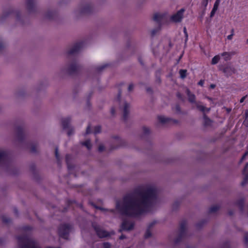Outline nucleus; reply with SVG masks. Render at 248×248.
Masks as SVG:
<instances>
[{"label": "nucleus", "mask_w": 248, "mask_h": 248, "mask_svg": "<svg viewBox=\"0 0 248 248\" xmlns=\"http://www.w3.org/2000/svg\"><path fill=\"white\" fill-rule=\"evenodd\" d=\"M156 189L154 186L139 187L125 196L122 201L117 202L116 209L121 214L137 217L149 211L156 199Z\"/></svg>", "instance_id": "obj_1"}, {"label": "nucleus", "mask_w": 248, "mask_h": 248, "mask_svg": "<svg viewBox=\"0 0 248 248\" xmlns=\"http://www.w3.org/2000/svg\"><path fill=\"white\" fill-rule=\"evenodd\" d=\"M185 11V9L182 8L179 10L176 13L172 15L170 17V20L174 22H181L184 17V13Z\"/></svg>", "instance_id": "obj_2"}, {"label": "nucleus", "mask_w": 248, "mask_h": 248, "mask_svg": "<svg viewBox=\"0 0 248 248\" xmlns=\"http://www.w3.org/2000/svg\"><path fill=\"white\" fill-rule=\"evenodd\" d=\"M69 226L67 225H63L60 227L59 230V233L61 237L64 238H67V235L69 233Z\"/></svg>", "instance_id": "obj_3"}, {"label": "nucleus", "mask_w": 248, "mask_h": 248, "mask_svg": "<svg viewBox=\"0 0 248 248\" xmlns=\"http://www.w3.org/2000/svg\"><path fill=\"white\" fill-rule=\"evenodd\" d=\"M133 223L128 219L124 220L122 224V229L123 230H130L133 229Z\"/></svg>", "instance_id": "obj_4"}, {"label": "nucleus", "mask_w": 248, "mask_h": 248, "mask_svg": "<svg viewBox=\"0 0 248 248\" xmlns=\"http://www.w3.org/2000/svg\"><path fill=\"white\" fill-rule=\"evenodd\" d=\"M96 233L99 237H106L109 235V233L99 227H94Z\"/></svg>", "instance_id": "obj_5"}, {"label": "nucleus", "mask_w": 248, "mask_h": 248, "mask_svg": "<svg viewBox=\"0 0 248 248\" xmlns=\"http://www.w3.org/2000/svg\"><path fill=\"white\" fill-rule=\"evenodd\" d=\"M130 108V105L129 103L124 101L122 103V106L121 107V108L123 111L124 117L126 118L127 116Z\"/></svg>", "instance_id": "obj_6"}, {"label": "nucleus", "mask_w": 248, "mask_h": 248, "mask_svg": "<svg viewBox=\"0 0 248 248\" xmlns=\"http://www.w3.org/2000/svg\"><path fill=\"white\" fill-rule=\"evenodd\" d=\"M166 16L165 13H157L154 16V19L156 22H160Z\"/></svg>", "instance_id": "obj_7"}, {"label": "nucleus", "mask_w": 248, "mask_h": 248, "mask_svg": "<svg viewBox=\"0 0 248 248\" xmlns=\"http://www.w3.org/2000/svg\"><path fill=\"white\" fill-rule=\"evenodd\" d=\"M223 72L227 76H229L234 72V69L232 66L228 65L224 68Z\"/></svg>", "instance_id": "obj_8"}, {"label": "nucleus", "mask_w": 248, "mask_h": 248, "mask_svg": "<svg viewBox=\"0 0 248 248\" xmlns=\"http://www.w3.org/2000/svg\"><path fill=\"white\" fill-rule=\"evenodd\" d=\"M220 2V0H216V1H215V2L214 4L213 9L210 13L211 17H213L215 15L216 12H217V11L218 9V6L219 5Z\"/></svg>", "instance_id": "obj_9"}, {"label": "nucleus", "mask_w": 248, "mask_h": 248, "mask_svg": "<svg viewBox=\"0 0 248 248\" xmlns=\"http://www.w3.org/2000/svg\"><path fill=\"white\" fill-rule=\"evenodd\" d=\"M169 119L164 116H158L157 117L158 122L162 124H165L169 121Z\"/></svg>", "instance_id": "obj_10"}, {"label": "nucleus", "mask_w": 248, "mask_h": 248, "mask_svg": "<svg viewBox=\"0 0 248 248\" xmlns=\"http://www.w3.org/2000/svg\"><path fill=\"white\" fill-rule=\"evenodd\" d=\"M79 50V45H77L73 47L69 51V53L70 54H73L78 52Z\"/></svg>", "instance_id": "obj_11"}, {"label": "nucleus", "mask_w": 248, "mask_h": 248, "mask_svg": "<svg viewBox=\"0 0 248 248\" xmlns=\"http://www.w3.org/2000/svg\"><path fill=\"white\" fill-rule=\"evenodd\" d=\"M248 164H247L244 170V174L246 175L245 178L244 179V181L243 182L242 184L244 185L245 183H246V181L248 179Z\"/></svg>", "instance_id": "obj_12"}, {"label": "nucleus", "mask_w": 248, "mask_h": 248, "mask_svg": "<svg viewBox=\"0 0 248 248\" xmlns=\"http://www.w3.org/2000/svg\"><path fill=\"white\" fill-rule=\"evenodd\" d=\"M221 56L223 57L225 61H228L231 58V54L229 52H224L221 54Z\"/></svg>", "instance_id": "obj_13"}, {"label": "nucleus", "mask_w": 248, "mask_h": 248, "mask_svg": "<svg viewBox=\"0 0 248 248\" xmlns=\"http://www.w3.org/2000/svg\"><path fill=\"white\" fill-rule=\"evenodd\" d=\"M187 94L188 96L189 100L191 102H194L195 100V95L191 93L188 90L187 91Z\"/></svg>", "instance_id": "obj_14"}, {"label": "nucleus", "mask_w": 248, "mask_h": 248, "mask_svg": "<svg viewBox=\"0 0 248 248\" xmlns=\"http://www.w3.org/2000/svg\"><path fill=\"white\" fill-rule=\"evenodd\" d=\"M220 56L219 55H216L215 56L213 59H212V63L213 64H215L216 63H217L219 59H220Z\"/></svg>", "instance_id": "obj_15"}, {"label": "nucleus", "mask_w": 248, "mask_h": 248, "mask_svg": "<svg viewBox=\"0 0 248 248\" xmlns=\"http://www.w3.org/2000/svg\"><path fill=\"white\" fill-rule=\"evenodd\" d=\"M6 158V153L3 151L0 150V162L4 160Z\"/></svg>", "instance_id": "obj_16"}, {"label": "nucleus", "mask_w": 248, "mask_h": 248, "mask_svg": "<svg viewBox=\"0 0 248 248\" xmlns=\"http://www.w3.org/2000/svg\"><path fill=\"white\" fill-rule=\"evenodd\" d=\"M180 77L181 78H184L186 77V71L185 70H181L179 72Z\"/></svg>", "instance_id": "obj_17"}, {"label": "nucleus", "mask_w": 248, "mask_h": 248, "mask_svg": "<svg viewBox=\"0 0 248 248\" xmlns=\"http://www.w3.org/2000/svg\"><path fill=\"white\" fill-rule=\"evenodd\" d=\"M83 145L85 146L88 149H90L91 148V144L90 140H86V141L84 142L83 143Z\"/></svg>", "instance_id": "obj_18"}, {"label": "nucleus", "mask_w": 248, "mask_h": 248, "mask_svg": "<svg viewBox=\"0 0 248 248\" xmlns=\"http://www.w3.org/2000/svg\"><path fill=\"white\" fill-rule=\"evenodd\" d=\"M69 119L65 118L62 120V125L64 128H66L68 126V124L69 123Z\"/></svg>", "instance_id": "obj_19"}, {"label": "nucleus", "mask_w": 248, "mask_h": 248, "mask_svg": "<svg viewBox=\"0 0 248 248\" xmlns=\"http://www.w3.org/2000/svg\"><path fill=\"white\" fill-rule=\"evenodd\" d=\"M219 209V206L217 205H215L213 206L210 208V212H214L216 211H217Z\"/></svg>", "instance_id": "obj_20"}, {"label": "nucleus", "mask_w": 248, "mask_h": 248, "mask_svg": "<svg viewBox=\"0 0 248 248\" xmlns=\"http://www.w3.org/2000/svg\"><path fill=\"white\" fill-rule=\"evenodd\" d=\"M197 108L202 111H205V108L204 106H202V105H200L199 104H197Z\"/></svg>", "instance_id": "obj_21"}, {"label": "nucleus", "mask_w": 248, "mask_h": 248, "mask_svg": "<svg viewBox=\"0 0 248 248\" xmlns=\"http://www.w3.org/2000/svg\"><path fill=\"white\" fill-rule=\"evenodd\" d=\"M204 121L206 125H209L211 123V120L206 117H204Z\"/></svg>", "instance_id": "obj_22"}, {"label": "nucleus", "mask_w": 248, "mask_h": 248, "mask_svg": "<svg viewBox=\"0 0 248 248\" xmlns=\"http://www.w3.org/2000/svg\"><path fill=\"white\" fill-rule=\"evenodd\" d=\"M100 130H101L100 127L99 126H97L95 127L94 128V133H99L100 131Z\"/></svg>", "instance_id": "obj_23"}, {"label": "nucleus", "mask_w": 248, "mask_h": 248, "mask_svg": "<svg viewBox=\"0 0 248 248\" xmlns=\"http://www.w3.org/2000/svg\"><path fill=\"white\" fill-rule=\"evenodd\" d=\"M103 248H110V245L108 243H104L103 244Z\"/></svg>", "instance_id": "obj_24"}, {"label": "nucleus", "mask_w": 248, "mask_h": 248, "mask_svg": "<svg viewBox=\"0 0 248 248\" xmlns=\"http://www.w3.org/2000/svg\"><path fill=\"white\" fill-rule=\"evenodd\" d=\"M233 35V31H232V33L231 34L228 35L227 36V39H229V40H231L232 38V36Z\"/></svg>", "instance_id": "obj_25"}, {"label": "nucleus", "mask_w": 248, "mask_h": 248, "mask_svg": "<svg viewBox=\"0 0 248 248\" xmlns=\"http://www.w3.org/2000/svg\"><path fill=\"white\" fill-rule=\"evenodd\" d=\"M143 131H144L145 133H148L150 131L149 129L148 128H147V127H144L143 128Z\"/></svg>", "instance_id": "obj_26"}, {"label": "nucleus", "mask_w": 248, "mask_h": 248, "mask_svg": "<svg viewBox=\"0 0 248 248\" xmlns=\"http://www.w3.org/2000/svg\"><path fill=\"white\" fill-rule=\"evenodd\" d=\"M248 155V153H246L242 157L241 161H243L245 158Z\"/></svg>", "instance_id": "obj_27"}, {"label": "nucleus", "mask_w": 248, "mask_h": 248, "mask_svg": "<svg viewBox=\"0 0 248 248\" xmlns=\"http://www.w3.org/2000/svg\"><path fill=\"white\" fill-rule=\"evenodd\" d=\"M150 235H151V233H150V232L149 231H147V232H146V233H145V237H146V238H148V237H149Z\"/></svg>", "instance_id": "obj_28"}, {"label": "nucleus", "mask_w": 248, "mask_h": 248, "mask_svg": "<svg viewBox=\"0 0 248 248\" xmlns=\"http://www.w3.org/2000/svg\"><path fill=\"white\" fill-rule=\"evenodd\" d=\"M133 88V84H130L128 87V90L129 91H131Z\"/></svg>", "instance_id": "obj_29"}, {"label": "nucleus", "mask_w": 248, "mask_h": 248, "mask_svg": "<svg viewBox=\"0 0 248 248\" xmlns=\"http://www.w3.org/2000/svg\"><path fill=\"white\" fill-rule=\"evenodd\" d=\"M104 147L103 145H100L99 147V150L100 151H102L104 150Z\"/></svg>", "instance_id": "obj_30"}, {"label": "nucleus", "mask_w": 248, "mask_h": 248, "mask_svg": "<svg viewBox=\"0 0 248 248\" xmlns=\"http://www.w3.org/2000/svg\"><path fill=\"white\" fill-rule=\"evenodd\" d=\"M203 83H204V81H203V80H200V81L198 82V84H199V85L202 86H203Z\"/></svg>", "instance_id": "obj_31"}, {"label": "nucleus", "mask_w": 248, "mask_h": 248, "mask_svg": "<svg viewBox=\"0 0 248 248\" xmlns=\"http://www.w3.org/2000/svg\"><path fill=\"white\" fill-rule=\"evenodd\" d=\"M247 97V96H243L240 100V103H242L244 102V101L245 100V99Z\"/></svg>", "instance_id": "obj_32"}, {"label": "nucleus", "mask_w": 248, "mask_h": 248, "mask_svg": "<svg viewBox=\"0 0 248 248\" xmlns=\"http://www.w3.org/2000/svg\"><path fill=\"white\" fill-rule=\"evenodd\" d=\"M90 132V126H88L87 128V130H86V133L87 134H88Z\"/></svg>", "instance_id": "obj_33"}, {"label": "nucleus", "mask_w": 248, "mask_h": 248, "mask_svg": "<svg viewBox=\"0 0 248 248\" xmlns=\"http://www.w3.org/2000/svg\"><path fill=\"white\" fill-rule=\"evenodd\" d=\"M55 155H56V157L58 158V149H56Z\"/></svg>", "instance_id": "obj_34"}, {"label": "nucleus", "mask_w": 248, "mask_h": 248, "mask_svg": "<svg viewBox=\"0 0 248 248\" xmlns=\"http://www.w3.org/2000/svg\"><path fill=\"white\" fill-rule=\"evenodd\" d=\"M184 32L186 35V38L187 37V33H186V28H184Z\"/></svg>", "instance_id": "obj_35"}, {"label": "nucleus", "mask_w": 248, "mask_h": 248, "mask_svg": "<svg viewBox=\"0 0 248 248\" xmlns=\"http://www.w3.org/2000/svg\"><path fill=\"white\" fill-rule=\"evenodd\" d=\"M245 115H246V119L248 118V111H246V112H245Z\"/></svg>", "instance_id": "obj_36"}, {"label": "nucleus", "mask_w": 248, "mask_h": 248, "mask_svg": "<svg viewBox=\"0 0 248 248\" xmlns=\"http://www.w3.org/2000/svg\"><path fill=\"white\" fill-rule=\"evenodd\" d=\"M111 113L112 114H114V110L113 108H112L111 110Z\"/></svg>", "instance_id": "obj_37"}, {"label": "nucleus", "mask_w": 248, "mask_h": 248, "mask_svg": "<svg viewBox=\"0 0 248 248\" xmlns=\"http://www.w3.org/2000/svg\"><path fill=\"white\" fill-rule=\"evenodd\" d=\"M124 238V235H122V236H121V237H120V238L121 239H123Z\"/></svg>", "instance_id": "obj_38"}, {"label": "nucleus", "mask_w": 248, "mask_h": 248, "mask_svg": "<svg viewBox=\"0 0 248 248\" xmlns=\"http://www.w3.org/2000/svg\"><path fill=\"white\" fill-rule=\"evenodd\" d=\"M211 87L212 88H214L215 87V85H211Z\"/></svg>", "instance_id": "obj_39"}, {"label": "nucleus", "mask_w": 248, "mask_h": 248, "mask_svg": "<svg viewBox=\"0 0 248 248\" xmlns=\"http://www.w3.org/2000/svg\"><path fill=\"white\" fill-rule=\"evenodd\" d=\"M247 43L248 44V39L247 40Z\"/></svg>", "instance_id": "obj_40"}]
</instances>
